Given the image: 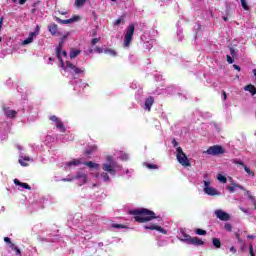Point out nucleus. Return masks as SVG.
I'll return each instance as SVG.
<instances>
[{
    "instance_id": "obj_17",
    "label": "nucleus",
    "mask_w": 256,
    "mask_h": 256,
    "mask_svg": "<svg viewBox=\"0 0 256 256\" xmlns=\"http://www.w3.org/2000/svg\"><path fill=\"white\" fill-rule=\"evenodd\" d=\"M93 53H99V54H101V53H105V51L103 50V48H101V47H99V46H96V47H94V48L88 49V54H89V55H91V54H93Z\"/></svg>"
},
{
    "instance_id": "obj_43",
    "label": "nucleus",
    "mask_w": 256,
    "mask_h": 256,
    "mask_svg": "<svg viewBox=\"0 0 256 256\" xmlns=\"http://www.w3.org/2000/svg\"><path fill=\"white\" fill-rule=\"evenodd\" d=\"M146 167L148 169H159V166L155 165V164H147Z\"/></svg>"
},
{
    "instance_id": "obj_19",
    "label": "nucleus",
    "mask_w": 256,
    "mask_h": 256,
    "mask_svg": "<svg viewBox=\"0 0 256 256\" xmlns=\"http://www.w3.org/2000/svg\"><path fill=\"white\" fill-rule=\"evenodd\" d=\"M14 183L16 185H18L19 187H23V189L31 190V186L29 184L23 183V182L19 181V179H14Z\"/></svg>"
},
{
    "instance_id": "obj_26",
    "label": "nucleus",
    "mask_w": 256,
    "mask_h": 256,
    "mask_svg": "<svg viewBox=\"0 0 256 256\" xmlns=\"http://www.w3.org/2000/svg\"><path fill=\"white\" fill-rule=\"evenodd\" d=\"M81 159H74V160H72V161H70V162H68L67 163V167H71V166H79V165H81Z\"/></svg>"
},
{
    "instance_id": "obj_23",
    "label": "nucleus",
    "mask_w": 256,
    "mask_h": 256,
    "mask_svg": "<svg viewBox=\"0 0 256 256\" xmlns=\"http://www.w3.org/2000/svg\"><path fill=\"white\" fill-rule=\"evenodd\" d=\"M212 245L216 249H221V240L219 238H212Z\"/></svg>"
},
{
    "instance_id": "obj_59",
    "label": "nucleus",
    "mask_w": 256,
    "mask_h": 256,
    "mask_svg": "<svg viewBox=\"0 0 256 256\" xmlns=\"http://www.w3.org/2000/svg\"><path fill=\"white\" fill-rule=\"evenodd\" d=\"M27 3V0H19V5H25Z\"/></svg>"
},
{
    "instance_id": "obj_14",
    "label": "nucleus",
    "mask_w": 256,
    "mask_h": 256,
    "mask_svg": "<svg viewBox=\"0 0 256 256\" xmlns=\"http://www.w3.org/2000/svg\"><path fill=\"white\" fill-rule=\"evenodd\" d=\"M29 161H31L29 156H20L18 160L22 167H29Z\"/></svg>"
},
{
    "instance_id": "obj_32",
    "label": "nucleus",
    "mask_w": 256,
    "mask_h": 256,
    "mask_svg": "<svg viewBox=\"0 0 256 256\" xmlns=\"http://www.w3.org/2000/svg\"><path fill=\"white\" fill-rule=\"evenodd\" d=\"M217 179L220 181V183H227V177L223 176L222 174H218Z\"/></svg>"
},
{
    "instance_id": "obj_58",
    "label": "nucleus",
    "mask_w": 256,
    "mask_h": 256,
    "mask_svg": "<svg viewBox=\"0 0 256 256\" xmlns=\"http://www.w3.org/2000/svg\"><path fill=\"white\" fill-rule=\"evenodd\" d=\"M121 18H119V19H117L116 21H115V25H121Z\"/></svg>"
},
{
    "instance_id": "obj_61",
    "label": "nucleus",
    "mask_w": 256,
    "mask_h": 256,
    "mask_svg": "<svg viewBox=\"0 0 256 256\" xmlns=\"http://www.w3.org/2000/svg\"><path fill=\"white\" fill-rule=\"evenodd\" d=\"M39 29H40V27L36 26V30L34 31V33H37V35H39Z\"/></svg>"
},
{
    "instance_id": "obj_41",
    "label": "nucleus",
    "mask_w": 256,
    "mask_h": 256,
    "mask_svg": "<svg viewBox=\"0 0 256 256\" xmlns=\"http://www.w3.org/2000/svg\"><path fill=\"white\" fill-rule=\"evenodd\" d=\"M62 181L64 183L75 181V178L73 176H69L68 178H63Z\"/></svg>"
},
{
    "instance_id": "obj_37",
    "label": "nucleus",
    "mask_w": 256,
    "mask_h": 256,
    "mask_svg": "<svg viewBox=\"0 0 256 256\" xmlns=\"http://www.w3.org/2000/svg\"><path fill=\"white\" fill-rule=\"evenodd\" d=\"M232 163H234V165H241V167H245V163L241 160H237V159H234L232 160Z\"/></svg>"
},
{
    "instance_id": "obj_54",
    "label": "nucleus",
    "mask_w": 256,
    "mask_h": 256,
    "mask_svg": "<svg viewBox=\"0 0 256 256\" xmlns=\"http://www.w3.org/2000/svg\"><path fill=\"white\" fill-rule=\"evenodd\" d=\"M70 19L73 20V23H75V21H79V16H73Z\"/></svg>"
},
{
    "instance_id": "obj_40",
    "label": "nucleus",
    "mask_w": 256,
    "mask_h": 256,
    "mask_svg": "<svg viewBox=\"0 0 256 256\" xmlns=\"http://www.w3.org/2000/svg\"><path fill=\"white\" fill-rule=\"evenodd\" d=\"M99 41H101V38H93L91 40V46L95 47V45H97V43H99Z\"/></svg>"
},
{
    "instance_id": "obj_29",
    "label": "nucleus",
    "mask_w": 256,
    "mask_h": 256,
    "mask_svg": "<svg viewBox=\"0 0 256 256\" xmlns=\"http://www.w3.org/2000/svg\"><path fill=\"white\" fill-rule=\"evenodd\" d=\"M10 249H12V251H15L16 255H21V249H19V247H17V245H15L14 243L10 245Z\"/></svg>"
},
{
    "instance_id": "obj_16",
    "label": "nucleus",
    "mask_w": 256,
    "mask_h": 256,
    "mask_svg": "<svg viewBox=\"0 0 256 256\" xmlns=\"http://www.w3.org/2000/svg\"><path fill=\"white\" fill-rule=\"evenodd\" d=\"M204 193H206V195H210V196H215V195H219V191H217V189L213 188V187H204Z\"/></svg>"
},
{
    "instance_id": "obj_57",
    "label": "nucleus",
    "mask_w": 256,
    "mask_h": 256,
    "mask_svg": "<svg viewBox=\"0 0 256 256\" xmlns=\"http://www.w3.org/2000/svg\"><path fill=\"white\" fill-rule=\"evenodd\" d=\"M209 185H211V182H209V181H204V187H209Z\"/></svg>"
},
{
    "instance_id": "obj_20",
    "label": "nucleus",
    "mask_w": 256,
    "mask_h": 256,
    "mask_svg": "<svg viewBox=\"0 0 256 256\" xmlns=\"http://www.w3.org/2000/svg\"><path fill=\"white\" fill-rule=\"evenodd\" d=\"M244 90L245 91H249V93H251V95H256V88L253 84H250V85H246L244 87Z\"/></svg>"
},
{
    "instance_id": "obj_49",
    "label": "nucleus",
    "mask_w": 256,
    "mask_h": 256,
    "mask_svg": "<svg viewBox=\"0 0 256 256\" xmlns=\"http://www.w3.org/2000/svg\"><path fill=\"white\" fill-rule=\"evenodd\" d=\"M4 242L8 243L9 245H11L13 242H11V238L9 237H4Z\"/></svg>"
},
{
    "instance_id": "obj_45",
    "label": "nucleus",
    "mask_w": 256,
    "mask_h": 256,
    "mask_svg": "<svg viewBox=\"0 0 256 256\" xmlns=\"http://www.w3.org/2000/svg\"><path fill=\"white\" fill-rule=\"evenodd\" d=\"M35 37H37V32H31L28 36L29 39H31L33 41V39H35Z\"/></svg>"
},
{
    "instance_id": "obj_7",
    "label": "nucleus",
    "mask_w": 256,
    "mask_h": 256,
    "mask_svg": "<svg viewBox=\"0 0 256 256\" xmlns=\"http://www.w3.org/2000/svg\"><path fill=\"white\" fill-rule=\"evenodd\" d=\"M63 45H65V42L60 40L59 44L56 48V57H57L58 61H60L62 67H65V62H63V58L61 57V51H63Z\"/></svg>"
},
{
    "instance_id": "obj_10",
    "label": "nucleus",
    "mask_w": 256,
    "mask_h": 256,
    "mask_svg": "<svg viewBox=\"0 0 256 256\" xmlns=\"http://www.w3.org/2000/svg\"><path fill=\"white\" fill-rule=\"evenodd\" d=\"M3 112L9 119H15V117H17V111L11 110L5 106L3 107Z\"/></svg>"
},
{
    "instance_id": "obj_28",
    "label": "nucleus",
    "mask_w": 256,
    "mask_h": 256,
    "mask_svg": "<svg viewBox=\"0 0 256 256\" xmlns=\"http://www.w3.org/2000/svg\"><path fill=\"white\" fill-rule=\"evenodd\" d=\"M106 55H111L112 57H117V52L111 48H107L104 50Z\"/></svg>"
},
{
    "instance_id": "obj_8",
    "label": "nucleus",
    "mask_w": 256,
    "mask_h": 256,
    "mask_svg": "<svg viewBox=\"0 0 256 256\" xmlns=\"http://www.w3.org/2000/svg\"><path fill=\"white\" fill-rule=\"evenodd\" d=\"M215 215L220 221H229V219H231V216L223 210H216Z\"/></svg>"
},
{
    "instance_id": "obj_25",
    "label": "nucleus",
    "mask_w": 256,
    "mask_h": 256,
    "mask_svg": "<svg viewBox=\"0 0 256 256\" xmlns=\"http://www.w3.org/2000/svg\"><path fill=\"white\" fill-rule=\"evenodd\" d=\"M81 55V50L72 49L70 52V59H75V57Z\"/></svg>"
},
{
    "instance_id": "obj_56",
    "label": "nucleus",
    "mask_w": 256,
    "mask_h": 256,
    "mask_svg": "<svg viewBox=\"0 0 256 256\" xmlns=\"http://www.w3.org/2000/svg\"><path fill=\"white\" fill-rule=\"evenodd\" d=\"M222 95L224 97V101L227 100V92H225V90L222 91Z\"/></svg>"
},
{
    "instance_id": "obj_55",
    "label": "nucleus",
    "mask_w": 256,
    "mask_h": 256,
    "mask_svg": "<svg viewBox=\"0 0 256 256\" xmlns=\"http://www.w3.org/2000/svg\"><path fill=\"white\" fill-rule=\"evenodd\" d=\"M230 55H232V57H235V49L230 48Z\"/></svg>"
},
{
    "instance_id": "obj_63",
    "label": "nucleus",
    "mask_w": 256,
    "mask_h": 256,
    "mask_svg": "<svg viewBox=\"0 0 256 256\" xmlns=\"http://www.w3.org/2000/svg\"><path fill=\"white\" fill-rule=\"evenodd\" d=\"M122 157L123 159H129V156L127 154H124Z\"/></svg>"
},
{
    "instance_id": "obj_39",
    "label": "nucleus",
    "mask_w": 256,
    "mask_h": 256,
    "mask_svg": "<svg viewBox=\"0 0 256 256\" xmlns=\"http://www.w3.org/2000/svg\"><path fill=\"white\" fill-rule=\"evenodd\" d=\"M191 239V236H189V234H183V239L182 241H184L185 243H187L189 245V241Z\"/></svg>"
},
{
    "instance_id": "obj_34",
    "label": "nucleus",
    "mask_w": 256,
    "mask_h": 256,
    "mask_svg": "<svg viewBox=\"0 0 256 256\" xmlns=\"http://www.w3.org/2000/svg\"><path fill=\"white\" fill-rule=\"evenodd\" d=\"M113 229H127V226L123 224H112Z\"/></svg>"
},
{
    "instance_id": "obj_30",
    "label": "nucleus",
    "mask_w": 256,
    "mask_h": 256,
    "mask_svg": "<svg viewBox=\"0 0 256 256\" xmlns=\"http://www.w3.org/2000/svg\"><path fill=\"white\" fill-rule=\"evenodd\" d=\"M88 0H76L75 1V7H83V5H85V3H87Z\"/></svg>"
},
{
    "instance_id": "obj_33",
    "label": "nucleus",
    "mask_w": 256,
    "mask_h": 256,
    "mask_svg": "<svg viewBox=\"0 0 256 256\" xmlns=\"http://www.w3.org/2000/svg\"><path fill=\"white\" fill-rule=\"evenodd\" d=\"M50 121H53L56 125L61 121V119H59V117L52 115L49 117Z\"/></svg>"
},
{
    "instance_id": "obj_38",
    "label": "nucleus",
    "mask_w": 256,
    "mask_h": 256,
    "mask_svg": "<svg viewBox=\"0 0 256 256\" xmlns=\"http://www.w3.org/2000/svg\"><path fill=\"white\" fill-rule=\"evenodd\" d=\"M241 5L245 11H249V5H247V0H241Z\"/></svg>"
},
{
    "instance_id": "obj_64",
    "label": "nucleus",
    "mask_w": 256,
    "mask_h": 256,
    "mask_svg": "<svg viewBox=\"0 0 256 256\" xmlns=\"http://www.w3.org/2000/svg\"><path fill=\"white\" fill-rule=\"evenodd\" d=\"M254 75L256 76V69L253 70Z\"/></svg>"
},
{
    "instance_id": "obj_46",
    "label": "nucleus",
    "mask_w": 256,
    "mask_h": 256,
    "mask_svg": "<svg viewBox=\"0 0 256 256\" xmlns=\"http://www.w3.org/2000/svg\"><path fill=\"white\" fill-rule=\"evenodd\" d=\"M226 59H227V62H228L230 65H233L234 60H233V58H232L231 56L226 55Z\"/></svg>"
},
{
    "instance_id": "obj_48",
    "label": "nucleus",
    "mask_w": 256,
    "mask_h": 256,
    "mask_svg": "<svg viewBox=\"0 0 256 256\" xmlns=\"http://www.w3.org/2000/svg\"><path fill=\"white\" fill-rule=\"evenodd\" d=\"M3 29V17L0 18V31ZM3 41V38L0 37V43Z\"/></svg>"
},
{
    "instance_id": "obj_24",
    "label": "nucleus",
    "mask_w": 256,
    "mask_h": 256,
    "mask_svg": "<svg viewBox=\"0 0 256 256\" xmlns=\"http://www.w3.org/2000/svg\"><path fill=\"white\" fill-rule=\"evenodd\" d=\"M95 151H97V146H91L85 150L84 155H92Z\"/></svg>"
},
{
    "instance_id": "obj_62",
    "label": "nucleus",
    "mask_w": 256,
    "mask_h": 256,
    "mask_svg": "<svg viewBox=\"0 0 256 256\" xmlns=\"http://www.w3.org/2000/svg\"><path fill=\"white\" fill-rule=\"evenodd\" d=\"M249 199H251V201H255V197H253L252 195H248Z\"/></svg>"
},
{
    "instance_id": "obj_13",
    "label": "nucleus",
    "mask_w": 256,
    "mask_h": 256,
    "mask_svg": "<svg viewBox=\"0 0 256 256\" xmlns=\"http://www.w3.org/2000/svg\"><path fill=\"white\" fill-rule=\"evenodd\" d=\"M155 103V98L153 96H149L144 103V107L145 109H147V111H151V107H153V104Z\"/></svg>"
},
{
    "instance_id": "obj_3",
    "label": "nucleus",
    "mask_w": 256,
    "mask_h": 256,
    "mask_svg": "<svg viewBox=\"0 0 256 256\" xmlns=\"http://www.w3.org/2000/svg\"><path fill=\"white\" fill-rule=\"evenodd\" d=\"M133 35H135V24H130L126 28V33L124 35V47H129L133 41Z\"/></svg>"
},
{
    "instance_id": "obj_21",
    "label": "nucleus",
    "mask_w": 256,
    "mask_h": 256,
    "mask_svg": "<svg viewBox=\"0 0 256 256\" xmlns=\"http://www.w3.org/2000/svg\"><path fill=\"white\" fill-rule=\"evenodd\" d=\"M55 20L57 21V23H60L61 25H70V23H73V20L70 19H66V20H62L59 17H55Z\"/></svg>"
},
{
    "instance_id": "obj_31",
    "label": "nucleus",
    "mask_w": 256,
    "mask_h": 256,
    "mask_svg": "<svg viewBox=\"0 0 256 256\" xmlns=\"http://www.w3.org/2000/svg\"><path fill=\"white\" fill-rule=\"evenodd\" d=\"M100 177H102L103 181H111V178L109 177V174H107V172H102L100 174Z\"/></svg>"
},
{
    "instance_id": "obj_5",
    "label": "nucleus",
    "mask_w": 256,
    "mask_h": 256,
    "mask_svg": "<svg viewBox=\"0 0 256 256\" xmlns=\"http://www.w3.org/2000/svg\"><path fill=\"white\" fill-rule=\"evenodd\" d=\"M66 67L70 69L72 75L74 76L79 77L81 75H85V68H79L69 61L66 62Z\"/></svg>"
},
{
    "instance_id": "obj_4",
    "label": "nucleus",
    "mask_w": 256,
    "mask_h": 256,
    "mask_svg": "<svg viewBox=\"0 0 256 256\" xmlns=\"http://www.w3.org/2000/svg\"><path fill=\"white\" fill-rule=\"evenodd\" d=\"M204 153H206V155H213V156L223 155V153H225V149H223V146L214 145V146H210L206 151H204Z\"/></svg>"
},
{
    "instance_id": "obj_22",
    "label": "nucleus",
    "mask_w": 256,
    "mask_h": 256,
    "mask_svg": "<svg viewBox=\"0 0 256 256\" xmlns=\"http://www.w3.org/2000/svg\"><path fill=\"white\" fill-rule=\"evenodd\" d=\"M84 165H86V167H90V169H99V164L93 161L84 162Z\"/></svg>"
},
{
    "instance_id": "obj_53",
    "label": "nucleus",
    "mask_w": 256,
    "mask_h": 256,
    "mask_svg": "<svg viewBox=\"0 0 256 256\" xmlns=\"http://www.w3.org/2000/svg\"><path fill=\"white\" fill-rule=\"evenodd\" d=\"M230 252L233 253V254L237 253V249H235V246H232L230 248Z\"/></svg>"
},
{
    "instance_id": "obj_2",
    "label": "nucleus",
    "mask_w": 256,
    "mask_h": 256,
    "mask_svg": "<svg viewBox=\"0 0 256 256\" xmlns=\"http://www.w3.org/2000/svg\"><path fill=\"white\" fill-rule=\"evenodd\" d=\"M176 152V159L178 163H180V165H182L183 167H191V161L189 160V158H187V154L183 152V148H176Z\"/></svg>"
},
{
    "instance_id": "obj_42",
    "label": "nucleus",
    "mask_w": 256,
    "mask_h": 256,
    "mask_svg": "<svg viewBox=\"0 0 256 256\" xmlns=\"http://www.w3.org/2000/svg\"><path fill=\"white\" fill-rule=\"evenodd\" d=\"M107 161H108V165H115V161H113V157L112 156H107Z\"/></svg>"
},
{
    "instance_id": "obj_60",
    "label": "nucleus",
    "mask_w": 256,
    "mask_h": 256,
    "mask_svg": "<svg viewBox=\"0 0 256 256\" xmlns=\"http://www.w3.org/2000/svg\"><path fill=\"white\" fill-rule=\"evenodd\" d=\"M63 55V57H67V51H62L61 50V56Z\"/></svg>"
},
{
    "instance_id": "obj_52",
    "label": "nucleus",
    "mask_w": 256,
    "mask_h": 256,
    "mask_svg": "<svg viewBox=\"0 0 256 256\" xmlns=\"http://www.w3.org/2000/svg\"><path fill=\"white\" fill-rule=\"evenodd\" d=\"M233 68L236 70V71H241V67L237 64H234L233 65Z\"/></svg>"
},
{
    "instance_id": "obj_35",
    "label": "nucleus",
    "mask_w": 256,
    "mask_h": 256,
    "mask_svg": "<svg viewBox=\"0 0 256 256\" xmlns=\"http://www.w3.org/2000/svg\"><path fill=\"white\" fill-rule=\"evenodd\" d=\"M196 235H207V231L201 228L195 230Z\"/></svg>"
},
{
    "instance_id": "obj_6",
    "label": "nucleus",
    "mask_w": 256,
    "mask_h": 256,
    "mask_svg": "<svg viewBox=\"0 0 256 256\" xmlns=\"http://www.w3.org/2000/svg\"><path fill=\"white\" fill-rule=\"evenodd\" d=\"M144 229H149L150 231H159V233L167 235V230L157 224L144 225Z\"/></svg>"
},
{
    "instance_id": "obj_9",
    "label": "nucleus",
    "mask_w": 256,
    "mask_h": 256,
    "mask_svg": "<svg viewBox=\"0 0 256 256\" xmlns=\"http://www.w3.org/2000/svg\"><path fill=\"white\" fill-rule=\"evenodd\" d=\"M114 167H115V164H107V163L102 164L103 171H106L110 175H115L117 173V171L114 170Z\"/></svg>"
},
{
    "instance_id": "obj_47",
    "label": "nucleus",
    "mask_w": 256,
    "mask_h": 256,
    "mask_svg": "<svg viewBox=\"0 0 256 256\" xmlns=\"http://www.w3.org/2000/svg\"><path fill=\"white\" fill-rule=\"evenodd\" d=\"M23 45H29V43H33V40L31 38L25 39L23 42Z\"/></svg>"
},
{
    "instance_id": "obj_27",
    "label": "nucleus",
    "mask_w": 256,
    "mask_h": 256,
    "mask_svg": "<svg viewBox=\"0 0 256 256\" xmlns=\"http://www.w3.org/2000/svg\"><path fill=\"white\" fill-rule=\"evenodd\" d=\"M56 128L59 129L61 133H65V131H67V128H65V125H63L61 120L56 124Z\"/></svg>"
},
{
    "instance_id": "obj_51",
    "label": "nucleus",
    "mask_w": 256,
    "mask_h": 256,
    "mask_svg": "<svg viewBox=\"0 0 256 256\" xmlns=\"http://www.w3.org/2000/svg\"><path fill=\"white\" fill-rule=\"evenodd\" d=\"M172 145H173L174 147H178L179 142H178L177 140L173 139V140H172Z\"/></svg>"
},
{
    "instance_id": "obj_12",
    "label": "nucleus",
    "mask_w": 256,
    "mask_h": 256,
    "mask_svg": "<svg viewBox=\"0 0 256 256\" xmlns=\"http://www.w3.org/2000/svg\"><path fill=\"white\" fill-rule=\"evenodd\" d=\"M48 31H49V33H51V35H53V37L60 35V33L58 32L59 26H57V24H55V23L48 26Z\"/></svg>"
},
{
    "instance_id": "obj_50",
    "label": "nucleus",
    "mask_w": 256,
    "mask_h": 256,
    "mask_svg": "<svg viewBox=\"0 0 256 256\" xmlns=\"http://www.w3.org/2000/svg\"><path fill=\"white\" fill-rule=\"evenodd\" d=\"M235 237H236L238 243H243V240H242L241 237L239 236V233H236V234H235Z\"/></svg>"
},
{
    "instance_id": "obj_1",
    "label": "nucleus",
    "mask_w": 256,
    "mask_h": 256,
    "mask_svg": "<svg viewBox=\"0 0 256 256\" xmlns=\"http://www.w3.org/2000/svg\"><path fill=\"white\" fill-rule=\"evenodd\" d=\"M130 215H134V221L137 223H147L153 221V219H159L155 212L147 208L131 210Z\"/></svg>"
},
{
    "instance_id": "obj_44",
    "label": "nucleus",
    "mask_w": 256,
    "mask_h": 256,
    "mask_svg": "<svg viewBox=\"0 0 256 256\" xmlns=\"http://www.w3.org/2000/svg\"><path fill=\"white\" fill-rule=\"evenodd\" d=\"M224 229H225L226 231H231V229H233V226H231V224H229V223H226V224L224 225Z\"/></svg>"
},
{
    "instance_id": "obj_18",
    "label": "nucleus",
    "mask_w": 256,
    "mask_h": 256,
    "mask_svg": "<svg viewBox=\"0 0 256 256\" xmlns=\"http://www.w3.org/2000/svg\"><path fill=\"white\" fill-rule=\"evenodd\" d=\"M74 179H82V183H87V174L78 172L77 175L73 176Z\"/></svg>"
},
{
    "instance_id": "obj_11",
    "label": "nucleus",
    "mask_w": 256,
    "mask_h": 256,
    "mask_svg": "<svg viewBox=\"0 0 256 256\" xmlns=\"http://www.w3.org/2000/svg\"><path fill=\"white\" fill-rule=\"evenodd\" d=\"M188 245H195L196 247H200L201 245H205V242L201 240V238L191 237Z\"/></svg>"
},
{
    "instance_id": "obj_15",
    "label": "nucleus",
    "mask_w": 256,
    "mask_h": 256,
    "mask_svg": "<svg viewBox=\"0 0 256 256\" xmlns=\"http://www.w3.org/2000/svg\"><path fill=\"white\" fill-rule=\"evenodd\" d=\"M240 189L241 191H245V187L241 186L240 184L232 183V186H227L226 189L229 193H235V189Z\"/></svg>"
},
{
    "instance_id": "obj_36",
    "label": "nucleus",
    "mask_w": 256,
    "mask_h": 256,
    "mask_svg": "<svg viewBox=\"0 0 256 256\" xmlns=\"http://www.w3.org/2000/svg\"><path fill=\"white\" fill-rule=\"evenodd\" d=\"M244 171H246V173L248 175H251V177H255V172L251 171V169H249V167L244 166Z\"/></svg>"
}]
</instances>
